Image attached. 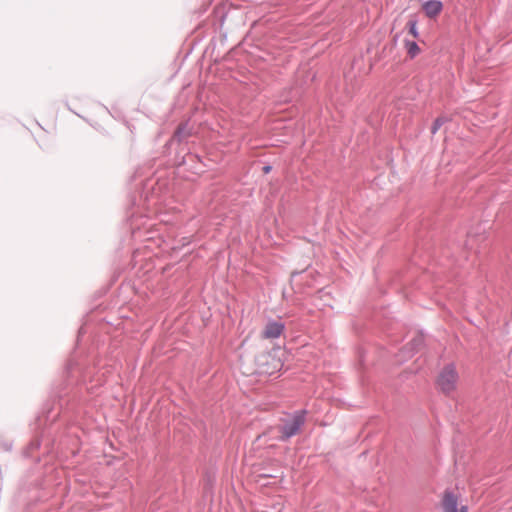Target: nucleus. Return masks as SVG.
<instances>
[{
	"mask_svg": "<svg viewBox=\"0 0 512 512\" xmlns=\"http://www.w3.org/2000/svg\"><path fill=\"white\" fill-rule=\"evenodd\" d=\"M442 508L444 512H468V507L459 505L458 496L450 491H446L443 495Z\"/></svg>",
	"mask_w": 512,
	"mask_h": 512,
	"instance_id": "7ed1b4c3",
	"label": "nucleus"
},
{
	"mask_svg": "<svg viewBox=\"0 0 512 512\" xmlns=\"http://www.w3.org/2000/svg\"><path fill=\"white\" fill-rule=\"evenodd\" d=\"M270 169H271L270 166H265L263 168V171H264V173H268L270 171Z\"/></svg>",
	"mask_w": 512,
	"mask_h": 512,
	"instance_id": "1a4fd4ad",
	"label": "nucleus"
},
{
	"mask_svg": "<svg viewBox=\"0 0 512 512\" xmlns=\"http://www.w3.org/2000/svg\"><path fill=\"white\" fill-rule=\"evenodd\" d=\"M445 122V119L444 118H437L434 123H433V126L431 128V132L433 134H435L439 129L440 127L443 125V123Z\"/></svg>",
	"mask_w": 512,
	"mask_h": 512,
	"instance_id": "6e6552de",
	"label": "nucleus"
},
{
	"mask_svg": "<svg viewBox=\"0 0 512 512\" xmlns=\"http://www.w3.org/2000/svg\"><path fill=\"white\" fill-rule=\"evenodd\" d=\"M442 8L443 4L439 0H429L422 5L423 11L429 18L438 16L441 13Z\"/></svg>",
	"mask_w": 512,
	"mask_h": 512,
	"instance_id": "39448f33",
	"label": "nucleus"
},
{
	"mask_svg": "<svg viewBox=\"0 0 512 512\" xmlns=\"http://www.w3.org/2000/svg\"><path fill=\"white\" fill-rule=\"evenodd\" d=\"M407 27L409 29V33L412 35L413 38H417L419 36L417 30V22L415 20H410L407 23Z\"/></svg>",
	"mask_w": 512,
	"mask_h": 512,
	"instance_id": "0eeeda50",
	"label": "nucleus"
},
{
	"mask_svg": "<svg viewBox=\"0 0 512 512\" xmlns=\"http://www.w3.org/2000/svg\"><path fill=\"white\" fill-rule=\"evenodd\" d=\"M305 422V411L297 412L290 422L286 423L281 428V439L286 440L299 433L301 426Z\"/></svg>",
	"mask_w": 512,
	"mask_h": 512,
	"instance_id": "f03ea898",
	"label": "nucleus"
},
{
	"mask_svg": "<svg viewBox=\"0 0 512 512\" xmlns=\"http://www.w3.org/2000/svg\"><path fill=\"white\" fill-rule=\"evenodd\" d=\"M459 375L456 367L453 364H449L440 371L437 380V388L445 395H451L457 389V383Z\"/></svg>",
	"mask_w": 512,
	"mask_h": 512,
	"instance_id": "f257e3e1",
	"label": "nucleus"
},
{
	"mask_svg": "<svg viewBox=\"0 0 512 512\" xmlns=\"http://www.w3.org/2000/svg\"><path fill=\"white\" fill-rule=\"evenodd\" d=\"M407 54L410 56V58H414L420 53V48L414 41H405L404 43Z\"/></svg>",
	"mask_w": 512,
	"mask_h": 512,
	"instance_id": "423d86ee",
	"label": "nucleus"
},
{
	"mask_svg": "<svg viewBox=\"0 0 512 512\" xmlns=\"http://www.w3.org/2000/svg\"><path fill=\"white\" fill-rule=\"evenodd\" d=\"M284 324L280 321H269L261 332V337L264 339L279 338L284 331Z\"/></svg>",
	"mask_w": 512,
	"mask_h": 512,
	"instance_id": "20e7f679",
	"label": "nucleus"
}]
</instances>
